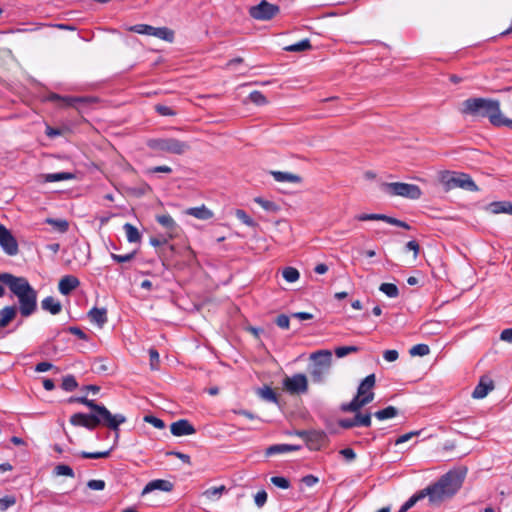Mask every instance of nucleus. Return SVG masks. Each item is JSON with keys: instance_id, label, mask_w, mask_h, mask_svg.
Instances as JSON below:
<instances>
[{"instance_id": "f257e3e1", "label": "nucleus", "mask_w": 512, "mask_h": 512, "mask_svg": "<svg viewBox=\"0 0 512 512\" xmlns=\"http://www.w3.org/2000/svg\"><path fill=\"white\" fill-rule=\"evenodd\" d=\"M460 112L474 118H488L494 126L512 129V119L506 118L500 110V102L490 98L475 97L462 102Z\"/></svg>"}, {"instance_id": "f03ea898", "label": "nucleus", "mask_w": 512, "mask_h": 512, "mask_svg": "<svg viewBox=\"0 0 512 512\" xmlns=\"http://www.w3.org/2000/svg\"><path fill=\"white\" fill-rule=\"evenodd\" d=\"M465 478V472L460 470H450L442 475L436 482L424 488L426 497L432 505L451 499L461 488Z\"/></svg>"}, {"instance_id": "7ed1b4c3", "label": "nucleus", "mask_w": 512, "mask_h": 512, "mask_svg": "<svg viewBox=\"0 0 512 512\" xmlns=\"http://www.w3.org/2000/svg\"><path fill=\"white\" fill-rule=\"evenodd\" d=\"M5 285L18 299L19 312L23 317L33 315L37 310V292L24 277L6 274L3 276Z\"/></svg>"}, {"instance_id": "20e7f679", "label": "nucleus", "mask_w": 512, "mask_h": 512, "mask_svg": "<svg viewBox=\"0 0 512 512\" xmlns=\"http://www.w3.org/2000/svg\"><path fill=\"white\" fill-rule=\"evenodd\" d=\"M93 413H75L70 417V423L73 426L85 427L88 430H94L97 426L102 425L111 430L117 431L119 426L126 422L123 414H112L106 407L105 413L100 410H92Z\"/></svg>"}, {"instance_id": "39448f33", "label": "nucleus", "mask_w": 512, "mask_h": 512, "mask_svg": "<svg viewBox=\"0 0 512 512\" xmlns=\"http://www.w3.org/2000/svg\"><path fill=\"white\" fill-rule=\"evenodd\" d=\"M375 382V374L366 376L359 384L355 397L349 403L342 404L341 410L344 412H357L363 406L372 402L374 399L373 388Z\"/></svg>"}, {"instance_id": "423d86ee", "label": "nucleus", "mask_w": 512, "mask_h": 512, "mask_svg": "<svg viewBox=\"0 0 512 512\" xmlns=\"http://www.w3.org/2000/svg\"><path fill=\"white\" fill-rule=\"evenodd\" d=\"M311 365L309 373L314 383H323L330 372L332 365V352L318 350L310 354Z\"/></svg>"}, {"instance_id": "0eeeda50", "label": "nucleus", "mask_w": 512, "mask_h": 512, "mask_svg": "<svg viewBox=\"0 0 512 512\" xmlns=\"http://www.w3.org/2000/svg\"><path fill=\"white\" fill-rule=\"evenodd\" d=\"M440 182L447 191L455 188H461L467 191L478 190L473 179L466 173L445 171L440 176Z\"/></svg>"}, {"instance_id": "6e6552de", "label": "nucleus", "mask_w": 512, "mask_h": 512, "mask_svg": "<svg viewBox=\"0 0 512 512\" xmlns=\"http://www.w3.org/2000/svg\"><path fill=\"white\" fill-rule=\"evenodd\" d=\"M149 147L154 150L175 155H182L190 149V145L187 142L180 141L175 138H160L151 140L149 142Z\"/></svg>"}, {"instance_id": "1a4fd4ad", "label": "nucleus", "mask_w": 512, "mask_h": 512, "mask_svg": "<svg viewBox=\"0 0 512 512\" xmlns=\"http://www.w3.org/2000/svg\"><path fill=\"white\" fill-rule=\"evenodd\" d=\"M383 189L390 195L401 196L413 200L419 199L422 195L419 186L403 182L384 183Z\"/></svg>"}, {"instance_id": "9d476101", "label": "nucleus", "mask_w": 512, "mask_h": 512, "mask_svg": "<svg viewBox=\"0 0 512 512\" xmlns=\"http://www.w3.org/2000/svg\"><path fill=\"white\" fill-rule=\"evenodd\" d=\"M280 12L278 5L262 0L259 4L249 8V15L258 21H269Z\"/></svg>"}, {"instance_id": "9b49d317", "label": "nucleus", "mask_w": 512, "mask_h": 512, "mask_svg": "<svg viewBox=\"0 0 512 512\" xmlns=\"http://www.w3.org/2000/svg\"><path fill=\"white\" fill-rule=\"evenodd\" d=\"M284 389L290 394H302L308 391V380L305 374L298 373L283 380Z\"/></svg>"}, {"instance_id": "f8f14e48", "label": "nucleus", "mask_w": 512, "mask_h": 512, "mask_svg": "<svg viewBox=\"0 0 512 512\" xmlns=\"http://www.w3.org/2000/svg\"><path fill=\"white\" fill-rule=\"evenodd\" d=\"M0 246L10 256L16 255L19 250L17 240L3 224H0Z\"/></svg>"}, {"instance_id": "ddd939ff", "label": "nucleus", "mask_w": 512, "mask_h": 512, "mask_svg": "<svg viewBox=\"0 0 512 512\" xmlns=\"http://www.w3.org/2000/svg\"><path fill=\"white\" fill-rule=\"evenodd\" d=\"M355 219L358 221L381 220L390 225L398 226V227H401V228H404L407 230H409L411 228L408 223H406L402 220L384 215V214H365V213H363V214L357 215L355 217Z\"/></svg>"}, {"instance_id": "4468645a", "label": "nucleus", "mask_w": 512, "mask_h": 512, "mask_svg": "<svg viewBox=\"0 0 512 512\" xmlns=\"http://www.w3.org/2000/svg\"><path fill=\"white\" fill-rule=\"evenodd\" d=\"M170 431L176 437L192 435L196 432L193 425L186 419L173 422L170 426Z\"/></svg>"}, {"instance_id": "2eb2a0df", "label": "nucleus", "mask_w": 512, "mask_h": 512, "mask_svg": "<svg viewBox=\"0 0 512 512\" xmlns=\"http://www.w3.org/2000/svg\"><path fill=\"white\" fill-rule=\"evenodd\" d=\"M340 426L343 428H352L356 426L370 427L371 426V415L361 414L357 411V414L352 419H343L340 421Z\"/></svg>"}, {"instance_id": "dca6fc26", "label": "nucleus", "mask_w": 512, "mask_h": 512, "mask_svg": "<svg viewBox=\"0 0 512 512\" xmlns=\"http://www.w3.org/2000/svg\"><path fill=\"white\" fill-rule=\"evenodd\" d=\"M47 99L57 103L60 107H74L78 103H83L86 101V98L83 97L61 96L56 93H51Z\"/></svg>"}, {"instance_id": "f3484780", "label": "nucleus", "mask_w": 512, "mask_h": 512, "mask_svg": "<svg viewBox=\"0 0 512 512\" xmlns=\"http://www.w3.org/2000/svg\"><path fill=\"white\" fill-rule=\"evenodd\" d=\"M173 483L164 480V479H155L146 484V486L142 490V495H146L148 493H151L155 490L163 491V492H170L173 490Z\"/></svg>"}, {"instance_id": "a211bd4d", "label": "nucleus", "mask_w": 512, "mask_h": 512, "mask_svg": "<svg viewBox=\"0 0 512 512\" xmlns=\"http://www.w3.org/2000/svg\"><path fill=\"white\" fill-rule=\"evenodd\" d=\"M79 285L80 281L77 277L73 275H66L60 279L58 289L62 295H69Z\"/></svg>"}, {"instance_id": "6ab92c4d", "label": "nucleus", "mask_w": 512, "mask_h": 512, "mask_svg": "<svg viewBox=\"0 0 512 512\" xmlns=\"http://www.w3.org/2000/svg\"><path fill=\"white\" fill-rule=\"evenodd\" d=\"M185 213L187 215L193 216L200 220H209L213 217V212L207 208L205 205H201L198 207L188 208Z\"/></svg>"}, {"instance_id": "aec40b11", "label": "nucleus", "mask_w": 512, "mask_h": 512, "mask_svg": "<svg viewBox=\"0 0 512 512\" xmlns=\"http://www.w3.org/2000/svg\"><path fill=\"white\" fill-rule=\"evenodd\" d=\"M156 221L162 227L166 228L169 231V238L174 237V233L176 232L178 225H177L176 221L169 214L157 215Z\"/></svg>"}, {"instance_id": "412c9836", "label": "nucleus", "mask_w": 512, "mask_h": 512, "mask_svg": "<svg viewBox=\"0 0 512 512\" xmlns=\"http://www.w3.org/2000/svg\"><path fill=\"white\" fill-rule=\"evenodd\" d=\"M41 307L43 310L50 312L52 315H57L62 310V305L53 296H47L41 301Z\"/></svg>"}, {"instance_id": "4be33fe9", "label": "nucleus", "mask_w": 512, "mask_h": 512, "mask_svg": "<svg viewBox=\"0 0 512 512\" xmlns=\"http://www.w3.org/2000/svg\"><path fill=\"white\" fill-rule=\"evenodd\" d=\"M487 210L492 214L505 213L512 215V202L509 201H497L492 202L487 206Z\"/></svg>"}, {"instance_id": "5701e85b", "label": "nucleus", "mask_w": 512, "mask_h": 512, "mask_svg": "<svg viewBox=\"0 0 512 512\" xmlns=\"http://www.w3.org/2000/svg\"><path fill=\"white\" fill-rule=\"evenodd\" d=\"M88 316L90 321L102 327L107 322V310L105 308H92Z\"/></svg>"}, {"instance_id": "b1692460", "label": "nucleus", "mask_w": 512, "mask_h": 512, "mask_svg": "<svg viewBox=\"0 0 512 512\" xmlns=\"http://www.w3.org/2000/svg\"><path fill=\"white\" fill-rule=\"evenodd\" d=\"M271 175L277 182L300 183L301 177L289 172L271 171Z\"/></svg>"}, {"instance_id": "393cba45", "label": "nucleus", "mask_w": 512, "mask_h": 512, "mask_svg": "<svg viewBox=\"0 0 512 512\" xmlns=\"http://www.w3.org/2000/svg\"><path fill=\"white\" fill-rule=\"evenodd\" d=\"M17 308L15 306H6L0 310V327H5L16 316Z\"/></svg>"}, {"instance_id": "a878e982", "label": "nucleus", "mask_w": 512, "mask_h": 512, "mask_svg": "<svg viewBox=\"0 0 512 512\" xmlns=\"http://www.w3.org/2000/svg\"><path fill=\"white\" fill-rule=\"evenodd\" d=\"M297 449H298V446H293V445H289V444H276V445L269 446L266 449L265 454H266V456H273L276 454H283V453L295 451Z\"/></svg>"}, {"instance_id": "bb28decb", "label": "nucleus", "mask_w": 512, "mask_h": 512, "mask_svg": "<svg viewBox=\"0 0 512 512\" xmlns=\"http://www.w3.org/2000/svg\"><path fill=\"white\" fill-rule=\"evenodd\" d=\"M493 389V384L491 382L485 383L480 381L479 384L474 388L472 392V397L474 399H482L487 396L489 391Z\"/></svg>"}, {"instance_id": "cd10ccee", "label": "nucleus", "mask_w": 512, "mask_h": 512, "mask_svg": "<svg viewBox=\"0 0 512 512\" xmlns=\"http://www.w3.org/2000/svg\"><path fill=\"white\" fill-rule=\"evenodd\" d=\"M123 229H124V231L126 233V237H127L128 242H130V243H137V242H139L141 240L140 232L132 224H130V223L124 224Z\"/></svg>"}, {"instance_id": "c85d7f7f", "label": "nucleus", "mask_w": 512, "mask_h": 512, "mask_svg": "<svg viewBox=\"0 0 512 512\" xmlns=\"http://www.w3.org/2000/svg\"><path fill=\"white\" fill-rule=\"evenodd\" d=\"M69 402H79L81 404H84L85 406L89 407L91 410H100L102 413H105V406L101 404L95 403L93 400H90L86 397H71L69 399Z\"/></svg>"}, {"instance_id": "c756f323", "label": "nucleus", "mask_w": 512, "mask_h": 512, "mask_svg": "<svg viewBox=\"0 0 512 512\" xmlns=\"http://www.w3.org/2000/svg\"><path fill=\"white\" fill-rule=\"evenodd\" d=\"M227 492V488L225 485H220L218 487H210L204 491V496L209 500H217L224 493Z\"/></svg>"}, {"instance_id": "7c9ffc66", "label": "nucleus", "mask_w": 512, "mask_h": 512, "mask_svg": "<svg viewBox=\"0 0 512 512\" xmlns=\"http://www.w3.org/2000/svg\"><path fill=\"white\" fill-rule=\"evenodd\" d=\"M74 178V174L70 172H58V173H49L44 175V179L46 182H59L65 180H71Z\"/></svg>"}, {"instance_id": "2f4dec72", "label": "nucleus", "mask_w": 512, "mask_h": 512, "mask_svg": "<svg viewBox=\"0 0 512 512\" xmlns=\"http://www.w3.org/2000/svg\"><path fill=\"white\" fill-rule=\"evenodd\" d=\"M152 36H155L159 39L172 42L174 39V33L167 27H154V31Z\"/></svg>"}, {"instance_id": "473e14b6", "label": "nucleus", "mask_w": 512, "mask_h": 512, "mask_svg": "<svg viewBox=\"0 0 512 512\" xmlns=\"http://www.w3.org/2000/svg\"><path fill=\"white\" fill-rule=\"evenodd\" d=\"M254 202L257 203L258 205H260L267 212L276 213L280 209L279 206L275 202L266 200L262 197L254 198Z\"/></svg>"}, {"instance_id": "72a5a7b5", "label": "nucleus", "mask_w": 512, "mask_h": 512, "mask_svg": "<svg viewBox=\"0 0 512 512\" xmlns=\"http://www.w3.org/2000/svg\"><path fill=\"white\" fill-rule=\"evenodd\" d=\"M397 415H398V410L394 406H388L382 410L375 412V414H374V416L378 420H381V421L393 418Z\"/></svg>"}, {"instance_id": "f704fd0d", "label": "nucleus", "mask_w": 512, "mask_h": 512, "mask_svg": "<svg viewBox=\"0 0 512 512\" xmlns=\"http://www.w3.org/2000/svg\"><path fill=\"white\" fill-rule=\"evenodd\" d=\"M45 222L53 226L57 231L64 233L68 230L69 224L64 219L47 218Z\"/></svg>"}, {"instance_id": "c9c22d12", "label": "nucleus", "mask_w": 512, "mask_h": 512, "mask_svg": "<svg viewBox=\"0 0 512 512\" xmlns=\"http://www.w3.org/2000/svg\"><path fill=\"white\" fill-rule=\"evenodd\" d=\"M310 48H311V43H310L309 39H303V40L299 41L298 43H295V44L285 47V50L289 51V52H300V51H306Z\"/></svg>"}, {"instance_id": "e433bc0d", "label": "nucleus", "mask_w": 512, "mask_h": 512, "mask_svg": "<svg viewBox=\"0 0 512 512\" xmlns=\"http://www.w3.org/2000/svg\"><path fill=\"white\" fill-rule=\"evenodd\" d=\"M258 394L262 399L268 402L277 403L278 401L276 393L268 386L259 389Z\"/></svg>"}, {"instance_id": "4c0bfd02", "label": "nucleus", "mask_w": 512, "mask_h": 512, "mask_svg": "<svg viewBox=\"0 0 512 512\" xmlns=\"http://www.w3.org/2000/svg\"><path fill=\"white\" fill-rule=\"evenodd\" d=\"M282 276L287 282L293 283L299 279L300 273L294 267H286L282 272Z\"/></svg>"}, {"instance_id": "58836bf2", "label": "nucleus", "mask_w": 512, "mask_h": 512, "mask_svg": "<svg viewBox=\"0 0 512 512\" xmlns=\"http://www.w3.org/2000/svg\"><path fill=\"white\" fill-rule=\"evenodd\" d=\"M379 290L390 298H395L399 294L397 286L392 283H382Z\"/></svg>"}, {"instance_id": "ea45409f", "label": "nucleus", "mask_w": 512, "mask_h": 512, "mask_svg": "<svg viewBox=\"0 0 512 512\" xmlns=\"http://www.w3.org/2000/svg\"><path fill=\"white\" fill-rule=\"evenodd\" d=\"M235 216L239 221H241L243 224L249 227L256 226L255 221L242 209H237L235 211Z\"/></svg>"}, {"instance_id": "a19ab883", "label": "nucleus", "mask_w": 512, "mask_h": 512, "mask_svg": "<svg viewBox=\"0 0 512 512\" xmlns=\"http://www.w3.org/2000/svg\"><path fill=\"white\" fill-rule=\"evenodd\" d=\"M129 30L138 34L152 36L154 27L147 24H137L131 26Z\"/></svg>"}, {"instance_id": "79ce46f5", "label": "nucleus", "mask_w": 512, "mask_h": 512, "mask_svg": "<svg viewBox=\"0 0 512 512\" xmlns=\"http://www.w3.org/2000/svg\"><path fill=\"white\" fill-rule=\"evenodd\" d=\"M409 353L411 356H426L430 353V348L426 344H417V345H414L409 350Z\"/></svg>"}, {"instance_id": "37998d69", "label": "nucleus", "mask_w": 512, "mask_h": 512, "mask_svg": "<svg viewBox=\"0 0 512 512\" xmlns=\"http://www.w3.org/2000/svg\"><path fill=\"white\" fill-rule=\"evenodd\" d=\"M54 474L56 476H67V477H74V471L73 469L65 464H59L54 468Z\"/></svg>"}, {"instance_id": "c03bdc74", "label": "nucleus", "mask_w": 512, "mask_h": 512, "mask_svg": "<svg viewBox=\"0 0 512 512\" xmlns=\"http://www.w3.org/2000/svg\"><path fill=\"white\" fill-rule=\"evenodd\" d=\"M61 386L65 391L71 392L77 388L78 383L73 375H67L63 378Z\"/></svg>"}, {"instance_id": "a18cd8bd", "label": "nucleus", "mask_w": 512, "mask_h": 512, "mask_svg": "<svg viewBox=\"0 0 512 512\" xmlns=\"http://www.w3.org/2000/svg\"><path fill=\"white\" fill-rule=\"evenodd\" d=\"M249 99L252 103L262 106L268 103L265 95L260 91H253L249 94Z\"/></svg>"}, {"instance_id": "49530a36", "label": "nucleus", "mask_w": 512, "mask_h": 512, "mask_svg": "<svg viewBox=\"0 0 512 512\" xmlns=\"http://www.w3.org/2000/svg\"><path fill=\"white\" fill-rule=\"evenodd\" d=\"M111 453V449L109 450H106V451H102V452H85V451H82L80 453V456L82 458H86V459H99V458H107Z\"/></svg>"}, {"instance_id": "de8ad7c7", "label": "nucleus", "mask_w": 512, "mask_h": 512, "mask_svg": "<svg viewBox=\"0 0 512 512\" xmlns=\"http://www.w3.org/2000/svg\"><path fill=\"white\" fill-rule=\"evenodd\" d=\"M359 351L357 346H341L335 349V354L338 358H343L350 353Z\"/></svg>"}, {"instance_id": "09e8293b", "label": "nucleus", "mask_w": 512, "mask_h": 512, "mask_svg": "<svg viewBox=\"0 0 512 512\" xmlns=\"http://www.w3.org/2000/svg\"><path fill=\"white\" fill-rule=\"evenodd\" d=\"M426 497V494L424 492V489L418 491L414 495H412L405 503L404 505L410 509L412 508L419 500H422Z\"/></svg>"}, {"instance_id": "8fccbe9b", "label": "nucleus", "mask_w": 512, "mask_h": 512, "mask_svg": "<svg viewBox=\"0 0 512 512\" xmlns=\"http://www.w3.org/2000/svg\"><path fill=\"white\" fill-rule=\"evenodd\" d=\"M270 480H271V483L278 488L288 489L290 487V482L285 477L273 476V477H271Z\"/></svg>"}, {"instance_id": "3c124183", "label": "nucleus", "mask_w": 512, "mask_h": 512, "mask_svg": "<svg viewBox=\"0 0 512 512\" xmlns=\"http://www.w3.org/2000/svg\"><path fill=\"white\" fill-rule=\"evenodd\" d=\"M267 498H268V495L265 490L258 491L254 496L255 505L258 508H262L266 504Z\"/></svg>"}, {"instance_id": "603ef678", "label": "nucleus", "mask_w": 512, "mask_h": 512, "mask_svg": "<svg viewBox=\"0 0 512 512\" xmlns=\"http://www.w3.org/2000/svg\"><path fill=\"white\" fill-rule=\"evenodd\" d=\"M144 421L153 425L155 428H158V429H163L165 427L164 421L158 417L153 416V415H146L144 417Z\"/></svg>"}, {"instance_id": "864d4df0", "label": "nucleus", "mask_w": 512, "mask_h": 512, "mask_svg": "<svg viewBox=\"0 0 512 512\" xmlns=\"http://www.w3.org/2000/svg\"><path fill=\"white\" fill-rule=\"evenodd\" d=\"M149 357H150L151 369H153V370L158 369L160 357H159V353L157 352V350L154 348H151L149 350Z\"/></svg>"}, {"instance_id": "5fc2aeb1", "label": "nucleus", "mask_w": 512, "mask_h": 512, "mask_svg": "<svg viewBox=\"0 0 512 512\" xmlns=\"http://www.w3.org/2000/svg\"><path fill=\"white\" fill-rule=\"evenodd\" d=\"M16 503L14 496H5L0 499V510L5 511Z\"/></svg>"}, {"instance_id": "6e6d98bb", "label": "nucleus", "mask_w": 512, "mask_h": 512, "mask_svg": "<svg viewBox=\"0 0 512 512\" xmlns=\"http://www.w3.org/2000/svg\"><path fill=\"white\" fill-rule=\"evenodd\" d=\"M87 486L91 490L101 491L105 488L106 484L104 480L92 479L87 482Z\"/></svg>"}, {"instance_id": "4d7b16f0", "label": "nucleus", "mask_w": 512, "mask_h": 512, "mask_svg": "<svg viewBox=\"0 0 512 512\" xmlns=\"http://www.w3.org/2000/svg\"><path fill=\"white\" fill-rule=\"evenodd\" d=\"M135 257V252L128 253L125 255L111 254V258L118 263H125L131 261Z\"/></svg>"}, {"instance_id": "13d9d810", "label": "nucleus", "mask_w": 512, "mask_h": 512, "mask_svg": "<svg viewBox=\"0 0 512 512\" xmlns=\"http://www.w3.org/2000/svg\"><path fill=\"white\" fill-rule=\"evenodd\" d=\"M300 435L301 436H305L308 441H313V440L322 441L324 439V434L323 433L315 432V431H313V432H301Z\"/></svg>"}, {"instance_id": "bf43d9fd", "label": "nucleus", "mask_w": 512, "mask_h": 512, "mask_svg": "<svg viewBox=\"0 0 512 512\" xmlns=\"http://www.w3.org/2000/svg\"><path fill=\"white\" fill-rule=\"evenodd\" d=\"M276 324L282 329H288L290 325V319L288 316L281 314L277 317Z\"/></svg>"}, {"instance_id": "052dcab7", "label": "nucleus", "mask_w": 512, "mask_h": 512, "mask_svg": "<svg viewBox=\"0 0 512 512\" xmlns=\"http://www.w3.org/2000/svg\"><path fill=\"white\" fill-rule=\"evenodd\" d=\"M419 433H420L419 431H412V432L403 434L397 438V440L395 441V444L399 445V444L405 443V442L409 441L412 437L419 435Z\"/></svg>"}, {"instance_id": "680f3d73", "label": "nucleus", "mask_w": 512, "mask_h": 512, "mask_svg": "<svg viewBox=\"0 0 512 512\" xmlns=\"http://www.w3.org/2000/svg\"><path fill=\"white\" fill-rule=\"evenodd\" d=\"M399 353L397 350H386L383 353V358L388 362H394L398 359Z\"/></svg>"}, {"instance_id": "e2e57ef3", "label": "nucleus", "mask_w": 512, "mask_h": 512, "mask_svg": "<svg viewBox=\"0 0 512 512\" xmlns=\"http://www.w3.org/2000/svg\"><path fill=\"white\" fill-rule=\"evenodd\" d=\"M405 250L406 251H413L414 258H416L418 256V253H419V250H420V246H419V244L415 240H411V241H409L406 244Z\"/></svg>"}, {"instance_id": "0e129e2a", "label": "nucleus", "mask_w": 512, "mask_h": 512, "mask_svg": "<svg viewBox=\"0 0 512 512\" xmlns=\"http://www.w3.org/2000/svg\"><path fill=\"white\" fill-rule=\"evenodd\" d=\"M156 111L162 116H172L175 112L168 106L165 105H157Z\"/></svg>"}, {"instance_id": "69168bd1", "label": "nucleus", "mask_w": 512, "mask_h": 512, "mask_svg": "<svg viewBox=\"0 0 512 512\" xmlns=\"http://www.w3.org/2000/svg\"><path fill=\"white\" fill-rule=\"evenodd\" d=\"M172 168L166 165L155 166L147 170V173H171Z\"/></svg>"}, {"instance_id": "338daca9", "label": "nucleus", "mask_w": 512, "mask_h": 512, "mask_svg": "<svg viewBox=\"0 0 512 512\" xmlns=\"http://www.w3.org/2000/svg\"><path fill=\"white\" fill-rule=\"evenodd\" d=\"M340 454L347 461H353L356 458V454L352 448H344V449L340 450Z\"/></svg>"}, {"instance_id": "774afa93", "label": "nucleus", "mask_w": 512, "mask_h": 512, "mask_svg": "<svg viewBox=\"0 0 512 512\" xmlns=\"http://www.w3.org/2000/svg\"><path fill=\"white\" fill-rule=\"evenodd\" d=\"M500 339L502 341L512 343V329L511 328L504 329L500 334Z\"/></svg>"}]
</instances>
